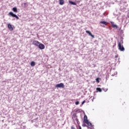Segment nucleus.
Here are the masks:
<instances>
[{
  "mask_svg": "<svg viewBox=\"0 0 129 129\" xmlns=\"http://www.w3.org/2000/svg\"><path fill=\"white\" fill-rule=\"evenodd\" d=\"M118 47L120 51L122 52L124 51V47H123V45H121V42H118Z\"/></svg>",
  "mask_w": 129,
  "mask_h": 129,
  "instance_id": "1",
  "label": "nucleus"
},
{
  "mask_svg": "<svg viewBox=\"0 0 129 129\" xmlns=\"http://www.w3.org/2000/svg\"><path fill=\"white\" fill-rule=\"evenodd\" d=\"M86 124H87V127L88 128H94V125L92 124V123H91V122L89 121H87V122H86Z\"/></svg>",
  "mask_w": 129,
  "mask_h": 129,
  "instance_id": "2",
  "label": "nucleus"
},
{
  "mask_svg": "<svg viewBox=\"0 0 129 129\" xmlns=\"http://www.w3.org/2000/svg\"><path fill=\"white\" fill-rule=\"evenodd\" d=\"M9 16H11V17H13V18H16V19H17V20H19V19H20L18 16H17V15L14 14V13H13L12 12H10L9 13Z\"/></svg>",
  "mask_w": 129,
  "mask_h": 129,
  "instance_id": "3",
  "label": "nucleus"
},
{
  "mask_svg": "<svg viewBox=\"0 0 129 129\" xmlns=\"http://www.w3.org/2000/svg\"><path fill=\"white\" fill-rule=\"evenodd\" d=\"M55 87L56 88H64V84L60 83V84H57L56 85Z\"/></svg>",
  "mask_w": 129,
  "mask_h": 129,
  "instance_id": "4",
  "label": "nucleus"
},
{
  "mask_svg": "<svg viewBox=\"0 0 129 129\" xmlns=\"http://www.w3.org/2000/svg\"><path fill=\"white\" fill-rule=\"evenodd\" d=\"M73 120H76L77 123L79 124V121H78V119L77 118V115H76V114H74L73 115Z\"/></svg>",
  "mask_w": 129,
  "mask_h": 129,
  "instance_id": "5",
  "label": "nucleus"
},
{
  "mask_svg": "<svg viewBox=\"0 0 129 129\" xmlns=\"http://www.w3.org/2000/svg\"><path fill=\"white\" fill-rule=\"evenodd\" d=\"M38 48L40 50H44V49H45V45L42 43H39L38 45Z\"/></svg>",
  "mask_w": 129,
  "mask_h": 129,
  "instance_id": "6",
  "label": "nucleus"
},
{
  "mask_svg": "<svg viewBox=\"0 0 129 129\" xmlns=\"http://www.w3.org/2000/svg\"><path fill=\"white\" fill-rule=\"evenodd\" d=\"M8 28L10 31H14V28H13V26H12V24H8Z\"/></svg>",
  "mask_w": 129,
  "mask_h": 129,
  "instance_id": "7",
  "label": "nucleus"
},
{
  "mask_svg": "<svg viewBox=\"0 0 129 129\" xmlns=\"http://www.w3.org/2000/svg\"><path fill=\"white\" fill-rule=\"evenodd\" d=\"M32 44L33 45H35V46H39V45L40 44V42L38 41H36V40H34L32 42Z\"/></svg>",
  "mask_w": 129,
  "mask_h": 129,
  "instance_id": "8",
  "label": "nucleus"
},
{
  "mask_svg": "<svg viewBox=\"0 0 129 129\" xmlns=\"http://www.w3.org/2000/svg\"><path fill=\"white\" fill-rule=\"evenodd\" d=\"M111 25L112 27L113 28H114V29H117V28H118L117 25H115L114 22H111Z\"/></svg>",
  "mask_w": 129,
  "mask_h": 129,
  "instance_id": "9",
  "label": "nucleus"
},
{
  "mask_svg": "<svg viewBox=\"0 0 129 129\" xmlns=\"http://www.w3.org/2000/svg\"><path fill=\"white\" fill-rule=\"evenodd\" d=\"M86 32L87 33V34H89V36H91V37L94 38V35H92V33H91V32H90V31L87 30L86 31Z\"/></svg>",
  "mask_w": 129,
  "mask_h": 129,
  "instance_id": "10",
  "label": "nucleus"
},
{
  "mask_svg": "<svg viewBox=\"0 0 129 129\" xmlns=\"http://www.w3.org/2000/svg\"><path fill=\"white\" fill-rule=\"evenodd\" d=\"M84 122H85V123L87 121H89L88 119H87V116L86 115H85L84 116Z\"/></svg>",
  "mask_w": 129,
  "mask_h": 129,
  "instance_id": "11",
  "label": "nucleus"
},
{
  "mask_svg": "<svg viewBox=\"0 0 129 129\" xmlns=\"http://www.w3.org/2000/svg\"><path fill=\"white\" fill-rule=\"evenodd\" d=\"M69 4H70V5H72L73 6H76V3L73 2L72 1H69Z\"/></svg>",
  "mask_w": 129,
  "mask_h": 129,
  "instance_id": "12",
  "label": "nucleus"
},
{
  "mask_svg": "<svg viewBox=\"0 0 129 129\" xmlns=\"http://www.w3.org/2000/svg\"><path fill=\"white\" fill-rule=\"evenodd\" d=\"M12 11H13L14 13H18V9L17 8V7H14L12 9Z\"/></svg>",
  "mask_w": 129,
  "mask_h": 129,
  "instance_id": "13",
  "label": "nucleus"
},
{
  "mask_svg": "<svg viewBox=\"0 0 129 129\" xmlns=\"http://www.w3.org/2000/svg\"><path fill=\"white\" fill-rule=\"evenodd\" d=\"M59 5L63 6V5H64V0H59Z\"/></svg>",
  "mask_w": 129,
  "mask_h": 129,
  "instance_id": "14",
  "label": "nucleus"
},
{
  "mask_svg": "<svg viewBox=\"0 0 129 129\" xmlns=\"http://www.w3.org/2000/svg\"><path fill=\"white\" fill-rule=\"evenodd\" d=\"M30 65L32 67H34V66H35V65H36V62H35V61H31Z\"/></svg>",
  "mask_w": 129,
  "mask_h": 129,
  "instance_id": "15",
  "label": "nucleus"
},
{
  "mask_svg": "<svg viewBox=\"0 0 129 129\" xmlns=\"http://www.w3.org/2000/svg\"><path fill=\"white\" fill-rule=\"evenodd\" d=\"M96 90L97 91H98V92H102V90L101 89V88H96Z\"/></svg>",
  "mask_w": 129,
  "mask_h": 129,
  "instance_id": "16",
  "label": "nucleus"
},
{
  "mask_svg": "<svg viewBox=\"0 0 129 129\" xmlns=\"http://www.w3.org/2000/svg\"><path fill=\"white\" fill-rule=\"evenodd\" d=\"M100 24H103V25H106L107 24V22L106 21H101Z\"/></svg>",
  "mask_w": 129,
  "mask_h": 129,
  "instance_id": "17",
  "label": "nucleus"
},
{
  "mask_svg": "<svg viewBox=\"0 0 129 129\" xmlns=\"http://www.w3.org/2000/svg\"><path fill=\"white\" fill-rule=\"evenodd\" d=\"M38 120V118H36V119H34L33 120H31V122H36Z\"/></svg>",
  "mask_w": 129,
  "mask_h": 129,
  "instance_id": "18",
  "label": "nucleus"
},
{
  "mask_svg": "<svg viewBox=\"0 0 129 129\" xmlns=\"http://www.w3.org/2000/svg\"><path fill=\"white\" fill-rule=\"evenodd\" d=\"M100 79V78H97L96 79V82H97V83H99L100 81H99V80Z\"/></svg>",
  "mask_w": 129,
  "mask_h": 129,
  "instance_id": "19",
  "label": "nucleus"
},
{
  "mask_svg": "<svg viewBox=\"0 0 129 129\" xmlns=\"http://www.w3.org/2000/svg\"><path fill=\"white\" fill-rule=\"evenodd\" d=\"M102 90H104V91H105V92H106V91H107L108 90V89H105L104 88H103Z\"/></svg>",
  "mask_w": 129,
  "mask_h": 129,
  "instance_id": "20",
  "label": "nucleus"
},
{
  "mask_svg": "<svg viewBox=\"0 0 129 129\" xmlns=\"http://www.w3.org/2000/svg\"><path fill=\"white\" fill-rule=\"evenodd\" d=\"M75 104L76 105H78V104H79V101H77L75 102Z\"/></svg>",
  "mask_w": 129,
  "mask_h": 129,
  "instance_id": "21",
  "label": "nucleus"
},
{
  "mask_svg": "<svg viewBox=\"0 0 129 129\" xmlns=\"http://www.w3.org/2000/svg\"><path fill=\"white\" fill-rule=\"evenodd\" d=\"M82 126H83V127H85V126H87V125L86 124H82Z\"/></svg>",
  "mask_w": 129,
  "mask_h": 129,
  "instance_id": "22",
  "label": "nucleus"
},
{
  "mask_svg": "<svg viewBox=\"0 0 129 129\" xmlns=\"http://www.w3.org/2000/svg\"><path fill=\"white\" fill-rule=\"evenodd\" d=\"M85 103V100L83 101L82 102V105H83V104Z\"/></svg>",
  "mask_w": 129,
  "mask_h": 129,
  "instance_id": "23",
  "label": "nucleus"
},
{
  "mask_svg": "<svg viewBox=\"0 0 129 129\" xmlns=\"http://www.w3.org/2000/svg\"><path fill=\"white\" fill-rule=\"evenodd\" d=\"M71 129H76V128H75V127H74V126H72Z\"/></svg>",
  "mask_w": 129,
  "mask_h": 129,
  "instance_id": "24",
  "label": "nucleus"
},
{
  "mask_svg": "<svg viewBox=\"0 0 129 129\" xmlns=\"http://www.w3.org/2000/svg\"><path fill=\"white\" fill-rule=\"evenodd\" d=\"M120 42L121 44L123 43V41L122 40H121V41Z\"/></svg>",
  "mask_w": 129,
  "mask_h": 129,
  "instance_id": "25",
  "label": "nucleus"
},
{
  "mask_svg": "<svg viewBox=\"0 0 129 129\" xmlns=\"http://www.w3.org/2000/svg\"><path fill=\"white\" fill-rule=\"evenodd\" d=\"M34 125H35V126H38V123H37V124H36L35 125L34 124Z\"/></svg>",
  "mask_w": 129,
  "mask_h": 129,
  "instance_id": "26",
  "label": "nucleus"
},
{
  "mask_svg": "<svg viewBox=\"0 0 129 129\" xmlns=\"http://www.w3.org/2000/svg\"><path fill=\"white\" fill-rule=\"evenodd\" d=\"M79 129H82L81 126H79Z\"/></svg>",
  "mask_w": 129,
  "mask_h": 129,
  "instance_id": "27",
  "label": "nucleus"
},
{
  "mask_svg": "<svg viewBox=\"0 0 129 129\" xmlns=\"http://www.w3.org/2000/svg\"><path fill=\"white\" fill-rule=\"evenodd\" d=\"M126 24H128L127 20L125 21Z\"/></svg>",
  "mask_w": 129,
  "mask_h": 129,
  "instance_id": "28",
  "label": "nucleus"
},
{
  "mask_svg": "<svg viewBox=\"0 0 129 129\" xmlns=\"http://www.w3.org/2000/svg\"><path fill=\"white\" fill-rule=\"evenodd\" d=\"M115 75V74H112V75H111V76H114Z\"/></svg>",
  "mask_w": 129,
  "mask_h": 129,
  "instance_id": "29",
  "label": "nucleus"
},
{
  "mask_svg": "<svg viewBox=\"0 0 129 129\" xmlns=\"http://www.w3.org/2000/svg\"><path fill=\"white\" fill-rule=\"evenodd\" d=\"M92 101H93V100H92Z\"/></svg>",
  "mask_w": 129,
  "mask_h": 129,
  "instance_id": "30",
  "label": "nucleus"
}]
</instances>
